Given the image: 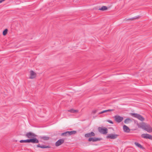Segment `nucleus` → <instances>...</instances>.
I'll list each match as a JSON object with an SVG mask.
<instances>
[{
  "mask_svg": "<svg viewBox=\"0 0 152 152\" xmlns=\"http://www.w3.org/2000/svg\"><path fill=\"white\" fill-rule=\"evenodd\" d=\"M144 130L148 132L151 133L152 132V128L148 124H145Z\"/></svg>",
  "mask_w": 152,
  "mask_h": 152,
  "instance_id": "nucleus-6",
  "label": "nucleus"
},
{
  "mask_svg": "<svg viewBox=\"0 0 152 152\" xmlns=\"http://www.w3.org/2000/svg\"><path fill=\"white\" fill-rule=\"evenodd\" d=\"M134 144L138 148H143L142 146L138 142H134Z\"/></svg>",
  "mask_w": 152,
  "mask_h": 152,
  "instance_id": "nucleus-18",
  "label": "nucleus"
},
{
  "mask_svg": "<svg viewBox=\"0 0 152 152\" xmlns=\"http://www.w3.org/2000/svg\"><path fill=\"white\" fill-rule=\"evenodd\" d=\"M107 112V111H106V110H103L102 111L99 112L98 113V114H102L103 113H105V112Z\"/></svg>",
  "mask_w": 152,
  "mask_h": 152,
  "instance_id": "nucleus-25",
  "label": "nucleus"
},
{
  "mask_svg": "<svg viewBox=\"0 0 152 152\" xmlns=\"http://www.w3.org/2000/svg\"><path fill=\"white\" fill-rule=\"evenodd\" d=\"M25 136L26 137L28 138L29 139H36V142H32L33 143H37L39 142L38 140L36 138V137L37 136V135H36L34 133L31 132H27L25 135Z\"/></svg>",
  "mask_w": 152,
  "mask_h": 152,
  "instance_id": "nucleus-1",
  "label": "nucleus"
},
{
  "mask_svg": "<svg viewBox=\"0 0 152 152\" xmlns=\"http://www.w3.org/2000/svg\"><path fill=\"white\" fill-rule=\"evenodd\" d=\"M7 31L8 29L7 28L5 29L3 32V35L4 36L5 35L7 34Z\"/></svg>",
  "mask_w": 152,
  "mask_h": 152,
  "instance_id": "nucleus-21",
  "label": "nucleus"
},
{
  "mask_svg": "<svg viewBox=\"0 0 152 152\" xmlns=\"http://www.w3.org/2000/svg\"><path fill=\"white\" fill-rule=\"evenodd\" d=\"M69 135H70L73 134H75L77 133L76 131H68Z\"/></svg>",
  "mask_w": 152,
  "mask_h": 152,
  "instance_id": "nucleus-16",
  "label": "nucleus"
},
{
  "mask_svg": "<svg viewBox=\"0 0 152 152\" xmlns=\"http://www.w3.org/2000/svg\"><path fill=\"white\" fill-rule=\"evenodd\" d=\"M130 120V119L129 118H127L124 121V123L126 124L128 123L129 121Z\"/></svg>",
  "mask_w": 152,
  "mask_h": 152,
  "instance_id": "nucleus-23",
  "label": "nucleus"
},
{
  "mask_svg": "<svg viewBox=\"0 0 152 152\" xmlns=\"http://www.w3.org/2000/svg\"><path fill=\"white\" fill-rule=\"evenodd\" d=\"M5 0H0V3L4 1Z\"/></svg>",
  "mask_w": 152,
  "mask_h": 152,
  "instance_id": "nucleus-28",
  "label": "nucleus"
},
{
  "mask_svg": "<svg viewBox=\"0 0 152 152\" xmlns=\"http://www.w3.org/2000/svg\"><path fill=\"white\" fill-rule=\"evenodd\" d=\"M118 136V134H111L107 136L106 137L107 139H114L117 138Z\"/></svg>",
  "mask_w": 152,
  "mask_h": 152,
  "instance_id": "nucleus-5",
  "label": "nucleus"
},
{
  "mask_svg": "<svg viewBox=\"0 0 152 152\" xmlns=\"http://www.w3.org/2000/svg\"><path fill=\"white\" fill-rule=\"evenodd\" d=\"M101 139L99 138L96 137H90L88 139V141L90 142L92 141L93 142L96 141H97L100 140Z\"/></svg>",
  "mask_w": 152,
  "mask_h": 152,
  "instance_id": "nucleus-10",
  "label": "nucleus"
},
{
  "mask_svg": "<svg viewBox=\"0 0 152 152\" xmlns=\"http://www.w3.org/2000/svg\"><path fill=\"white\" fill-rule=\"evenodd\" d=\"M108 8L106 6H103L101 8L99 9V10L104 11L107 10Z\"/></svg>",
  "mask_w": 152,
  "mask_h": 152,
  "instance_id": "nucleus-17",
  "label": "nucleus"
},
{
  "mask_svg": "<svg viewBox=\"0 0 152 152\" xmlns=\"http://www.w3.org/2000/svg\"><path fill=\"white\" fill-rule=\"evenodd\" d=\"M139 17H140L139 16H135L134 17H133L132 18H129V19H128L127 20H131V19H136L139 18Z\"/></svg>",
  "mask_w": 152,
  "mask_h": 152,
  "instance_id": "nucleus-24",
  "label": "nucleus"
},
{
  "mask_svg": "<svg viewBox=\"0 0 152 152\" xmlns=\"http://www.w3.org/2000/svg\"><path fill=\"white\" fill-rule=\"evenodd\" d=\"M67 111L68 112H70L71 113H75V112H77L78 111V110H74L73 109H70V110H67Z\"/></svg>",
  "mask_w": 152,
  "mask_h": 152,
  "instance_id": "nucleus-20",
  "label": "nucleus"
},
{
  "mask_svg": "<svg viewBox=\"0 0 152 152\" xmlns=\"http://www.w3.org/2000/svg\"><path fill=\"white\" fill-rule=\"evenodd\" d=\"M141 137L145 139H148L152 140V135L147 134H142L141 135Z\"/></svg>",
  "mask_w": 152,
  "mask_h": 152,
  "instance_id": "nucleus-8",
  "label": "nucleus"
},
{
  "mask_svg": "<svg viewBox=\"0 0 152 152\" xmlns=\"http://www.w3.org/2000/svg\"><path fill=\"white\" fill-rule=\"evenodd\" d=\"M98 131L102 134H106L107 132V129L105 127H99L98 128Z\"/></svg>",
  "mask_w": 152,
  "mask_h": 152,
  "instance_id": "nucleus-2",
  "label": "nucleus"
},
{
  "mask_svg": "<svg viewBox=\"0 0 152 152\" xmlns=\"http://www.w3.org/2000/svg\"><path fill=\"white\" fill-rule=\"evenodd\" d=\"M137 125L139 128H141L142 129H144L145 124V123H137Z\"/></svg>",
  "mask_w": 152,
  "mask_h": 152,
  "instance_id": "nucleus-12",
  "label": "nucleus"
},
{
  "mask_svg": "<svg viewBox=\"0 0 152 152\" xmlns=\"http://www.w3.org/2000/svg\"><path fill=\"white\" fill-rule=\"evenodd\" d=\"M40 138L45 140H48L50 138V137L46 136H40Z\"/></svg>",
  "mask_w": 152,
  "mask_h": 152,
  "instance_id": "nucleus-19",
  "label": "nucleus"
},
{
  "mask_svg": "<svg viewBox=\"0 0 152 152\" xmlns=\"http://www.w3.org/2000/svg\"><path fill=\"white\" fill-rule=\"evenodd\" d=\"M114 118L115 121L118 123L121 122L123 119V118L122 117L117 115L115 116Z\"/></svg>",
  "mask_w": 152,
  "mask_h": 152,
  "instance_id": "nucleus-7",
  "label": "nucleus"
},
{
  "mask_svg": "<svg viewBox=\"0 0 152 152\" xmlns=\"http://www.w3.org/2000/svg\"><path fill=\"white\" fill-rule=\"evenodd\" d=\"M64 142V139H59L56 142L55 145L56 146H58L62 144Z\"/></svg>",
  "mask_w": 152,
  "mask_h": 152,
  "instance_id": "nucleus-9",
  "label": "nucleus"
},
{
  "mask_svg": "<svg viewBox=\"0 0 152 152\" xmlns=\"http://www.w3.org/2000/svg\"><path fill=\"white\" fill-rule=\"evenodd\" d=\"M95 135L93 132H91V133H87L85 134V137H89L92 136H94Z\"/></svg>",
  "mask_w": 152,
  "mask_h": 152,
  "instance_id": "nucleus-13",
  "label": "nucleus"
},
{
  "mask_svg": "<svg viewBox=\"0 0 152 152\" xmlns=\"http://www.w3.org/2000/svg\"><path fill=\"white\" fill-rule=\"evenodd\" d=\"M36 139H28L26 140H21L20 141V143L35 142Z\"/></svg>",
  "mask_w": 152,
  "mask_h": 152,
  "instance_id": "nucleus-3",
  "label": "nucleus"
},
{
  "mask_svg": "<svg viewBox=\"0 0 152 152\" xmlns=\"http://www.w3.org/2000/svg\"><path fill=\"white\" fill-rule=\"evenodd\" d=\"M107 121L111 124H113V122L111 120H108Z\"/></svg>",
  "mask_w": 152,
  "mask_h": 152,
  "instance_id": "nucleus-27",
  "label": "nucleus"
},
{
  "mask_svg": "<svg viewBox=\"0 0 152 152\" xmlns=\"http://www.w3.org/2000/svg\"><path fill=\"white\" fill-rule=\"evenodd\" d=\"M37 147L40 148H49L50 147L49 145L46 146L45 145H44L41 146L40 144L37 145Z\"/></svg>",
  "mask_w": 152,
  "mask_h": 152,
  "instance_id": "nucleus-15",
  "label": "nucleus"
},
{
  "mask_svg": "<svg viewBox=\"0 0 152 152\" xmlns=\"http://www.w3.org/2000/svg\"><path fill=\"white\" fill-rule=\"evenodd\" d=\"M68 131L64 133H63L61 134V136H65L69 135L68 134Z\"/></svg>",
  "mask_w": 152,
  "mask_h": 152,
  "instance_id": "nucleus-22",
  "label": "nucleus"
},
{
  "mask_svg": "<svg viewBox=\"0 0 152 152\" xmlns=\"http://www.w3.org/2000/svg\"><path fill=\"white\" fill-rule=\"evenodd\" d=\"M124 131L127 133H129L130 131V129L126 125H124L123 126Z\"/></svg>",
  "mask_w": 152,
  "mask_h": 152,
  "instance_id": "nucleus-14",
  "label": "nucleus"
},
{
  "mask_svg": "<svg viewBox=\"0 0 152 152\" xmlns=\"http://www.w3.org/2000/svg\"><path fill=\"white\" fill-rule=\"evenodd\" d=\"M107 112H109V111H112L114 110V109H109L107 110H106Z\"/></svg>",
  "mask_w": 152,
  "mask_h": 152,
  "instance_id": "nucleus-26",
  "label": "nucleus"
},
{
  "mask_svg": "<svg viewBox=\"0 0 152 152\" xmlns=\"http://www.w3.org/2000/svg\"><path fill=\"white\" fill-rule=\"evenodd\" d=\"M131 115L138 118L139 120L141 121H143L144 120V118L141 115L137 113H133L131 114Z\"/></svg>",
  "mask_w": 152,
  "mask_h": 152,
  "instance_id": "nucleus-4",
  "label": "nucleus"
},
{
  "mask_svg": "<svg viewBox=\"0 0 152 152\" xmlns=\"http://www.w3.org/2000/svg\"><path fill=\"white\" fill-rule=\"evenodd\" d=\"M30 76L29 78L32 79L35 78L36 76V74L33 71H31L30 72Z\"/></svg>",
  "mask_w": 152,
  "mask_h": 152,
  "instance_id": "nucleus-11",
  "label": "nucleus"
}]
</instances>
